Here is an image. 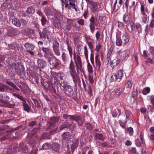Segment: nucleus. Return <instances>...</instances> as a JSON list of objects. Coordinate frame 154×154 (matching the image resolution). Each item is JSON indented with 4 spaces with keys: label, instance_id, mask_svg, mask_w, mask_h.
Instances as JSON below:
<instances>
[{
    "label": "nucleus",
    "instance_id": "obj_1",
    "mask_svg": "<svg viewBox=\"0 0 154 154\" xmlns=\"http://www.w3.org/2000/svg\"><path fill=\"white\" fill-rule=\"evenodd\" d=\"M44 57L48 63L51 69H57L59 67L60 62L55 56H44Z\"/></svg>",
    "mask_w": 154,
    "mask_h": 154
},
{
    "label": "nucleus",
    "instance_id": "obj_2",
    "mask_svg": "<svg viewBox=\"0 0 154 154\" xmlns=\"http://www.w3.org/2000/svg\"><path fill=\"white\" fill-rule=\"evenodd\" d=\"M42 84L44 88L48 91L54 92L56 91V89H57V82L55 79L48 82L43 81Z\"/></svg>",
    "mask_w": 154,
    "mask_h": 154
},
{
    "label": "nucleus",
    "instance_id": "obj_3",
    "mask_svg": "<svg viewBox=\"0 0 154 154\" xmlns=\"http://www.w3.org/2000/svg\"><path fill=\"white\" fill-rule=\"evenodd\" d=\"M69 69L70 75L72 78L74 83L75 84H79L80 81V79L76 72L75 66L72 59L70 61Z\"/></svg>",
    "mask_w": 154,
    "mask_h": 154
},
{
    "label": "nucleus",
    "instance_id": "obj_4",
    "mask_svg": "<svg viewBox=\"0 0 154 154\" xmlns=\"http://www.w3.org/2000/svg\"><path fill=\"white\" fill-rule=\"evenodd\" d=\"M60 85L61 88L63 89L64 93L67 96L72 97L75 95L74 91L72 87L65 84L61 83Z\"/></svg>",
    "mask_w": 154,
    "mask_h": 154
},
{
    "label": "nucleus",
    "instance_id": "obj_5",
    "mask_svg": "<svg viewBox=\"0 0 154 154\" xmlns=\"http://www.w3.org/2000/svg\"><path fill=\"white\" fill-rule=\"evenodd\" d=\"M123 75V73L122 71L119 70L116 74L112 75L110 78V80L111 82H116L118 81L120 82L122 79Z\"/></svg>",
    "mask_w": 154,
    "mask_h": 154
},
{
    "label": "nucleus",
    "instance_id": "obj_6",
    "mask_svg": "<svg viewBox=\"0 0 154 154\" xmlns=\"http://www.w3.org/2000/svg\"><path fill=\"white\" fill-rule=\"evenodd\" d=\"M74 58V59L75 63L76 66V69L78 72V69L81 70L82 67V63L81 57L78 55H76L75 53L73 54Z\"/></svg>",
    "mask_w": 154,
    "mask_h": 154
},
{
    "label": "nucleus",
    "instance_id": "obj_7",
    "mask_svg": "<svg viewBox=\"0 0 154 154\" xmlns=\"http://www.w3.org/2000/svg\"><path fill=\"white\" fill-rule=\"evenodd\" d=\"M90 8L91 12L96 13L99 11L97 4L95 2L91 1L90 2Z\"/></svg>",
    "mask_w": 154,
    "mask_h": 154
},
{
    "label": "nucleus",
    "instance_id": "obj_8",
    "mask_svg": "<svg viewBox=\"0 0 154 154\" xmlns=\"http://www.w3.org/2000/svg\"><path fill=\"white\" fill-rule=\"evenodd\" d=\"M131 14L129 13L126 12L123 15V20L124 23L127 24L131 22Z\"/></svg>",
    "mask_w": 154,
    "mask_h": 154
},
{
    "label": "nucleus",
    "instance_id": "obj_9",
    "mask_svg": "<svg viewBox=\"0 0 154 154\" xmlns=\"http://www.w3.org/2000/svg\"><path fill=\"white\" fill-rule=\"evenodd\" d=\"M10 98L6 94H0V102L2 103H6L9 102Z\"/></svg>",
    "mask_w": 154,
    "mask_h": 154
},
{
    "label": "nucleus",
    "instance_id": "obj_10",
    "mask_svg": "<svg viewBox=\"0 0 154 154\" xmlns=\"http://www.w3.org/2000/svg\"><path fill=\"white\" fill-rule=\"evenodd\" d=\"M60 119L59 116L52 117L51 118L50 120V127L51 128L55 126V124L58 122Z\"/></svg>",
    "mask_w": 154,
    "mask_h": 154
},
{
    "label": "nucleus",
    "instance_id": "obj_11",
    "mask_svg": "<svg viewBox=\"0 0 154 154\" xmlns=\"http://www.w3.org/2000/svg\"><path fill=\"white\" fill-rule=\"evenodd\" d=\"M125 115L126 116V122H128L130 123H134V122L131 118L132 114L130 112L126 110L125 112Z\"/></svg>",
    "mask_w": 154,
    "mask_h": 154
},
{
    "label": "nucleus",
    "instance_id": "obj_12",
    "mask_svg": "<svg viewBox=\"0 0 154 154\" xmlns=\"http://www.w3.org/2000/svg\"><path fill=\"white\" fill-rule=\"evenodd\" d=\"M130 53V50L127 49L122 51L120 54L121 58L122 60L126 59L129 57Z\"/></svg>",
    "mask_w": 154,
    "mask_h": 154
},
{
    "label": "nucleus",
    "instance_id": "obj_13",
    "mask_svg": "<svg viewBox=\"0 0 154 154\" xmlns=\"http://www.w3.org/2000/svg\"><path fill=\"white\" fill-rule=\"evenodd\" d=\"M89 21L90 23L89 26V27L91 26V25H92V26H97L98 25L99 23V21L97 17H95L93 16H92L89 19Z\"/></svg>",
    "mask_w": 154,
    "mask_h": 154
},
{
    "label": "nucleus",
    "instance_id": "obj_14",
    "mask_svg": "<svg viewBox=\"0 0 154 154\" xmlns=\"http://www.w3.org/2000/svg\"><path fill=\"white\" fill-rule=\"evenodd\" d=\"M121 37L123 42V46H125L129 41V35L128 33L126 32Z\"/></svg>",
    "mask_w": 154,
    "mask_h": 154
},
{
    "label": "nucleus",
    "instance_id": "obj_15",
    "mask_svg": "<svg viewBox=\"0 0 154 154\" xmlns=\"http://www.w3.org/2000/svg\"><path fill=\"white\" fill-rule=\"evenodd\" d=\"M11 68H12V69H14L15 71L16 70L21 71L23 70L24 69L23 66L21 63H18L17 64L15 63Z\"/></svg>",
    "mask_w": 154,
    "mask_h": 154
},
{
    "label": "nucleus",
    "instance_id": "obj_16",
    "mask_svg": "<svg viewBox=\"0 0 154 154\" xmlns=\"http://www.w3.org/2000/svg\"><path fill=\"white\" fill-rule=\"evenodd\" d=\"M7 66H9L11 68L15 63H16V60L12 57H9L6 61Z\"/></svg>",
    "mask_w": 154,
    "mask_h": 154
},
{
    "label": "nucleus",
    "instance_id": "obj_17",
    "mask_svg": "<svg viewBox=\"0 0 154 154\" xmlns=\"http://www.w3.org/2000/svg\"><path fill=\"white\" fill-rule=\"evenodd\" d=\"M61 59L64 63L65 64L67 63L69 61V58L67 54L63 52L61 54Z\"/></svg>",
    "mask_w": 154,
    "mask_h": 154
},
{
    "label": "nucleus",
    "instance_id": "obj_18",
    "mask_svg": "<svg viewBox=\"0 0 154 154\" xmlns=\"http://www.w3.org/2000/svg\"><path fill=\"white\" fill-rule=\"evenodd\" d=\"M48 29L46 27L44 28L42 31L39 30L38 32L40 38H45V36L48 33Z\"/></svg>",
    "mask_w": 154,
    "mask_h": 154
},
{
    "label": "nucleus",
    "instance_id": "obj_19",
    "mask_svg": "<svg viewBox=\"0 0 154 154\" xmlns=\"http://www.w3.org/2000/svg\"><path fill=\"white\" fill-rule=\"evenodd\" d=\"M37 63L38 67L40 68H43L47 65L46 62L42 59L38 60Z\"/></svg>",
    "mask_w": 154,
    "mask_h": 154
},
{
    "label": "nucleus",
    "instance_id": "obj_20",
    "mask_svg": "<svg viewBox=\"0 0 154 154\" xmlns=\"http://www.w3.org/2000/svg\"><path fill=\"white\" fill-rule=\"evenodd\" d=\"M52 149L55 152H59L60 150V146L57 143H53L52 144Z\"/></svg>",
    "mask_w": 154,
    "mask_h": 154
},
{
    "label": "nucleus",
    "instance_id": "obj_21",
    "mask_svg": "<svg viewBox=\"0 0 154 154\" xmlns=\"http://www.w3.org/2000/svg\"><path fill=\"white\" fill-rule=\"evenodd\" d=\"M18 33L16 29H9L8 32L7 34L8 36L12 37L17 35Z\"/></svg>",
    "mask_w": 154,
    "mask_h": 154
},
{
    "label": "nucleus",
    "instance_id": "obj_22",
    "mask_svg": "<svg viewBox=\"0 0 154 154\" xmlns=\"http://www.w3.org/2000/svg\"><path fill=\"white\" fill-rule=\"evenodd\" d=\"M143 136L141 133L139 138L136 140L135 141V144L137 146H140L143 143Z\"/></svg>",
    "mask_w": 154,
    "mask_h": 154
},
{
    "label": "nucleus",
    "instance_id": "obj_23",
    "mask_svg": "<svg viewBox=\"0 0 154 154\" xmlns=\"http://www.w3.org/2000/svg\"><path fill=\"white\" fill-rule=\"evenodd\" d=\"M126 26L130 32H132L135 28L134 23L132 21L127 24Z\"/></svg>",
    "mask_w": 154,
    "mask_h": 154
},
{
    "label": "nucleus",
    "instance_id": "obj_24",
    "mask_svg": "<svg viewBox=\"0 0 154 154\" xmlns=\"http://www.w3.org/2000/svg\"><path fill=\"white\" fill-rule=\"evenodd\" d=\"M71 137V135L69 132H64L62 135V139L66 140H69Z\"/></svg>",
    "mask_w": 154,
    "mask_h": 154
},
{
    "label": "nucleus",
    "instance_id": "obj_25",
    "mask_svg": "<svg viewBox=\"0 0 154 154\" xmlns=\"http://www.w3.org/2000/svg\"><path fill=\"white\" fill-rule=\"evenodd\" d=\"M69 1L70 6L68 7V9H69L72 8V9H74L76 12H77L78 10L75 7V0H69Z\"/></svg>",
    "mask_w": 154,
    "mask_h": 154
},
{
    "label": "nucleus",
    "instance_id": "obj_26",
    "mask_svg": "<svg viewBox=\"0 0 154 154\" xmlns=\"http://www.w3.org/2000/svg\"><path fill=\"white\" fill-rule=\"evenodd\" d=\"M25 47L27 51L29 50H33L35 46L34 45L29 43H26L24 44Z\"/></svg>",
    "mask_w": 154,
    "mask_h": 154
},
{
    "label": "nucleus",
    "instance_id": "obj_27",
    "mask_svg": "<svg viewBox=\"0 0 154 154\" xmlns=\"http://www.w3.org/2000/svg\"><path fill=\"white\" fill-rule=\"evenodd\" d=\"M120 62V59L118 58H116L111 62V66L112 68H114L117 66Z\"/></svg>",
    "mask_w": 154,
    "mask_h": 154
},
{
    "label": "nucleus",
    "instance_id": "obj_28",
    "mask_svg": "<svg viewBox=\"0 0 154 154\" xmlns=\"http://www.w3.org/2000/svg\"><path fill=\"white\" fill-rule=\"evenodd\" d=\"M99 56L98 54H97L95 56V63L96 66V67L98 68V69H99L101 66V62H100V59L99 58Z\"/></svg>",
    "mask_w": 154,
    "mask_h": 154
},
{
    "label": "nucleus",
    "instance_id": "obj_29",
    "mask_svg": "<svg viewBox=\"0 0 154 154\" xmlns=\"http://www.w3.org/2000/svg\"><path fill=\"white\" fill-rule=\"evenodd\" d=\"M55 77L57 78L60 79V80H63L65 78L64 74L62 72L58 73H55Z\"/></svg>",
    "mask_w": 154,
    "mask_h": 154
},
{
    "label": "nucleus",
    "instance_id": "obj_30",
    "mask_svg": "<svg viewBox=\"0 0 154 154\" xmlns=\"http://www.w3.org/2000/svg\"><path fill=\"white\" fill-rule=\"evenodd\" d=\"M32 100L33 101L36 107L38 108H41L42 104L40 100H38L34 98H32Z\"/></svg>",
    "mask_w": 154,
    "mask_h": 154
},
{
    "label": "nucleus",
    "instance_id": "obj_31",
    "mask_svg": "<svg viewBox=\"0 0 154 154\" xmlns=\"http://www.w3.org/2000/svg\"><path fill=\"white\" fill-rule=\"evenodd\" d=\"M26 12L28 14H32L35 12V9L33 6H30L28 7L26 10Z\"/></svg>",
    "mask_w": 154,
    "mask_h": 154
},
{
    "label": "nucleus",
    "instance_id": "obj_32",
    "mask_svg": "<svg viewBox=\"0 0 154 154\" xmlns=\"http://www.w3.org/2000/svg\"><path fill=\"white\" fill-rule=\"evenodd\" d=\"M11 5L14 8L17 9L20 7L21 4L19 2L14 1L11 3Z\"/></svg>",
    "mask_w": 154,
    "mask_h": 154
},
{
    "label": "nucleus",
    "instance_id": "obj_33",
    "mask_svg": "<svg viewBox=\"0 0 154 154\" xmlns=\"http://www.w3.org/2000/svg\"><path fill=\"white\" fill-rule=\"evenodd\" d=\"M12 23L17 27H20L21 25L19 20L16 18H14L12 19Z\"/></svg>",
    "mask_w": 154,
    "mask_h": 154
},
{
    "label": "nucleus",
    "instance_id": "obj_34",
    "mask_svg": "<svg viewBox=\"0 0 154 154\" xmlns=\"http://www.w3.org/2000/svg\"><path fill=\"white\" fill-rule=\"evenodd\" d=\"M79 143V140L77 139L72 144L71 147L72 152H73L74 150L78 147Z\"/></svg>",
    "mask_w": 154,
    "mask_h": 154
},
{
    "label": "nucleus",
    "instance_id": "obj_35",
    "mask_svg": "<svg viewBox=\"0 0 154 154\" xmlns=\"http://www.w3.org/2000/svg\"><path fill=\"white\" fill-rule=\"evenodd\" d=\"M123 43L121 37L116 36V44L117 46H121L122 45L123 46Z\"/></svg>",
    "mask_w": 154,
    "mask_h": 154
},
{
    "label": "nucleus",
    "instance_id": "obj_36",
    "mask_svg": "<svg viewBox=\"0 0 154 154\" xmlns=\"http://www.w3.org/2000/svg\"><path fill=\"white\" fill-rule=\"evenodd\" d=\"M13 95L14 96L16 97L18 99L21 100L22 102V103L26 101V99L23 97L22 96H21L19 94H17L16 93H13Z\"/></svg>",
    "mask_w": 154,
    "mask_h": 154
},
{
    "label": "nucleus",
    "instance_id": "obj_37",
    "mask_svg": "<svg viewBox=\"0 0 154 154\" xmlns=\"http://www.w3.org/2000/svg\"><path fill=\"white\" fill-rule=\"evenodd\" d=\"M13 95L14 96L16 97L18 99L21 100L22 102V103L26 101V99L23 97L22 96H21L19 94H17L16 93H13Z\"/></svg>",
    "mask_w": 154,
    "mask_h": 154
},
{
    "label": "nucleus",
    "instance_id": "obj_38",
    "mask_svg": "<svg viewBox=\"0 0 154 154\" xmlns=\"http://www.w3.org/2000/svg\"><path fill=\"white\" fill-rule=\"evenodd\" d=\"M31 80L32 83L35 84L38 83V77L35 75H33L32 76Z\"/></svg>",
    "mask_w": 154,
    "mask_h": 154
},
{
    "label": "nucleus",
    "instance_id": "obj_39",
    "mask_svg": "<svg viewBox=\"0 0 154 154\" xmlns=\"http://www.w3.org/2000/svg\"><path fill=\"white\" fill-rule=\"evenodd\" d=\"M95 136L96 138L102 141H104L105 139V137L102 134H101L96 133L95 134Z\"/></svg>",
    "mask_w": 154,
    "mask_h": 154
},
{
    "label": "nucleus",
    "instance_id": "obj_40",
    "mask_svg": "<svg viewBox=\"0 0 154 154\" xmlns=\"http://www.w3.org/2000/svg\"><path fill=\"white\" fill-rule=\"evenodd\" d=\"M22 104L24 110L26 111L27 112H29L30 111V107L27 103L26 101L23 103Z\"/></svg>",
    "mask_w": 154,
    "mask_h": 154
},
{
    "label": "nucleus",
    "instance_id": "obj_41",
    "mask_svg": "<svg viewBox=\"0 0 154 154\" xmlns=\"http://www.w3.org/2000/svg\"><path fill=\"white\" fill-rule=\"evenodd\" d=\"M114 48V47L112 45L109 49L108 53L107 54V57L108 59H109L111 55L112 54Z\"/></svg>",
    "mask_w": 154,
    "mask_h": 154
},
{
    "label": "nucleus",
    "instance_id": "obj_42",
    "mask_svg": "<svg viewBox=\"0 0 154 154\" xmlns=\"http://www.w3.org/2000/svg\"><path fill=\"white\" fill-rule=\"evenodd\" d=\"M6 83L9 86H11L12 88H14L15 90L19 91L20 89L18 88L16 86L13 82L9 81H6Z\"/></svg>",
    "mask_w": 154,
    "mask_h": 154
},
{
    "label": "nucleus",
    "instance_id": "obj_43",
    "mask_svg": "<svg viewBox=\"0 0 154 154\" xmlns=\"http://www.w3.org/2000/svg\"><path fill=\"white\" fill-rule=\"evenodd\" d=\"M0 20L3 22L7 21L8 18L6 15L0 13Z\"/></svg>",
    "mask_w": 154,
    "mask_h": 154
},
{
    "label": "nucleus",
    "instance_id": "obj_44",
    "mask_svg": "<svg viewBox=\"0 0 154 154\" xmlns=\"http://www.w3.org/2000/svg\"><path fill=\"white\" fill-rule=\"evenodd\" d=\"M9 48L14 50L18 49V47L16 43H11L8 45Z\"/></svg>",
    "mask_w": 154,
    "mask_h": 154
},
{
    "label": "nucleus",
    "instance_id": "obj_45",
    "mask_svg": "<svg viewBox=\"0 0 154 154\" xmlns=\"http://www.w3.org/2000/svg\"><path fill=\"white\" fill-rule=\"evenodd\" d=\"M69 124L67 123H63L60 126L59 131H61L65 128H69Z\"/></svg>",
    "mask_w": 154,
    "mask_h": 154
},
{
    "label": "nucleus",
    "instance_id": "obj_46",
    "mask_svg": "<svg viewBox=\"0 0 154 154\" xmlns=\"http://www.w3.org/2000/svg\"><path fill=\"white\" fill-rule=\"evenodd\" d=\"M45 15L47 16H50L53 15V13L51 10L49 8H45Z\"/></svg>",
    "mask_w": 154,
    "mask_h": 154
},
{
    "label": "nucleus",
    "instance_id": "obj_47",
    "mask_svg": "<svg viewBox=\"0 0 154 154\" xmlns=\"http://www.w3.org/2000/svg\"><path fill=\"white\" fill-rule=\"evenodd\" d=\"M82 119V118L80 116L75 114L73 115L72 120L77 122Z\"/></svg>",
    "mask_w": 154,
    "mask_h": 154
},
{
    "label": "nucleus",
    "instance_id": "obj_48",
    "mask_svg": "<svg viewBox=\"0 0 154 154\" xmlns=\"http://www.w3.org/2000/svg\"><path fill=\"white\" fill-rule=\"evenodd\" d=\"M54 55L57 56H60V52L59 48H53Z\"/></svg>",
    "mask_w": 154,
    "mask_h": 154
},
{
    "label": "nucleus",
    "instance_id": "obj_49",
    "mask_svg": "<svg viewBox=\"0 0 154 154\" xmlns=\"http://www.w3.org/2000/svg\"><path fill=\"white\" fill-rule=\"evenodd\" d=\"M88 62L87 68L88 72L89 73H91L93 72V68L92 65L89 62L88 60H87Z\"/></svg>",
    "mask_w": 154,
    "mask_h": 154
},
{
    "label": "nucleus",
    "instance_id": "obj_50",
    "mask_svg": "<svg viewBox=\"0 0 154 154\" xmlns=\"http://www.w3.org/2000/svg\"><path fill=\"white\" fill-rule=\"evenodd\" d=\"M8 87L4 84L0 85V91L5 92L7 91Z\"/></svg>",
    "mask_w": 154,
    "mask_h": 154
},
{
    "label": "nucleus",
    "instance_id": "obj_51",
    "mask_svg": "<svg viewBox=\"0 0 154 154\" xmlns=\"http://www.w3.org/2000/svg\"><path fill=\"white\" fill-rule=\"evenodd\" d=\"M38 129L37 128L34 129L32 130L30 133L28 134L27 137L29 138H31L33 136H34L36 132V131L38 130Z\"/></svg>",
    "mask_w": 154,
    "mask_h": 154
},
{
    "label": "nucleus",
    "instance_id": "obj_52",
    "mask_svg": "<svg viewBox=\"0 0 154 154\" xmlns=\"http://www.w3.org/2000/svg\"><path fill=\"white\" fill-rule=\"evenodd\" d=\"M41 24L42 26H45L47 22V20L45 16L42 17L41 19Z\"/></svg>",
    "mask_w": 154,
    "mask_h": 154
},
{
    "label": "nucleus",
    "instance_id": "obj_53",
    "mask_svg": "<svg viewBox=\"0 0 154 154\" xmlns=\"http://www.w3.org/2000/svg\"><path fill=\"white\" fill-rule=\"evenodd\" d=\"M150 91V88L149 87H147L144 88L143 91L142 93L144 95H146L149 93Z\"/></svg>",
    "mask_w": 154,
    "mask_h": 154
},
{
    "label": "nucleus",
    "instance_id": "obj_54",
    "mask_svg": "<svg viewBox=\"0 0 154 154\" xmlns=\"http://www.w3.org/2000/svg\"><path fill=\"white\" fill-rule=\"evenodd\" d=\"M42 148L44 149H48L51 148V145L48 143H45L42 145Z\"/></svg>",
    "mask_w": 154,
    "mask_h": 154
},
{
    "label": "nucleus",
    "instance_id": "obj_55",
    "mask_svg": "<svg viewBox=\"0 0 154 154\" xmlns=\"http://www.w3.org/2000/svg\"><path fill=\"white\" fill-rule=\"evenodd\" d=\"M95 37L97 41H98L99 39H101V32L99 31L97 32L95 34Z\"/></svg>",
    "mask_w": 154,
    "mask_h": 154
},
{
    "label": "nucleus",
    "instance_id": "obj_56",
    "mask_svg": "<svg viewBox=\"0 0 154 154\" xmlns=\"http://www.w3.org/2000/svg\"><path fill=\"white\" fill-rule=\"evenodd\" d=\"M85 125L87 129L89 130H91L94 128L89 123H86Z\"/></svg>",
    "mask_w": 154,
    "mask_h": 154
},
{
    "label": "nucleus",
    "instance_id": "obj_57",
    "mask_svg": "<svg viewBox=\"0 0 154 154\" xmlns=\"http://www.w3.org/2000/svg\"><path fill=\"white\" fill-rule=\"evenodd\" d=\"M59 44L57 40H54L53 42V48H59Z\"/></svg>",
    "mask_w": 154,
    "mask_h": 154
},
{
    "label": "nucleus",
    "instance_id": "obj_58",
    "mask_svg": "<svg viewBox=\"0 0 154 154\" xmlns=\"http://www.w3.org/2000/svg\"><path fill=\"white\" fill-rule=\"evenodd\" d=\"M127 132L131 136L134 133V131L133 128L131 127L128 128Z\"/></svg>",
    "mask_w": 154,
    "mask_h": 154
},
{
    "label": "nucleus",
    "instance_id": "obj_59",
    "mask_svg": "<svg viewBox=\"0 0 154 154\" xmlns=\"http://www.w3.org/2000/svg\"><path fill=\"white\" fill-rule=\"evenodd\" d=\"M132 82L131 81H129L126 83L125 86L126 88H130L132 87Z\"/></svg>",
    "mask_w": 154,
    "mask_h": 154
},
{
    "label": "nucleus",
    "instance_id": "obj_60",
    "mask_svg": "<svg viewBox=\"0 0 154 154\" xmlns=\"http://www.w3.org/2000/svg\"><path fill=\"white\" fill-rule=\"evenodd\" d=\"M137 90L134 91L132 93L131 97L133 98L134 99H136L137 96Z\"/></svg>",
    "mask_w": 154,
    "mask_h": 154
},
{
    "label": "nucleus",
    "instance_id": "obj_61",
    "mask_svg": "<svg viewBox=\"0 0 154 154\" xmlns=\"http://www.w3.org/2000/svg\"><path fill=\"white\" fill-rule=\"evenodd\" d=\"M119 124L120 126L123 128H125L126 127V124L127 122H126V121L124 122H122L121 120L119 121Z\"/></svg>",
    "mask_w": 154,
    "mask_h": 154
},
{
    "label": "nucleus",
    "instance_id": "obj_62",
    "mask_svg": "<svg viewBox=\"0 0 154 154\" xmlns=\"http://www.w3.org/2000/svg\"><path fill=\"white\" fill-rule=\"evenodd\" d=\"M93 88H92L91 87H88V89L87 91L88 92V95L90 96V97L91 96L93 95L92 93L93 92Z\"/></svg>",
    "mask_w": 154,
    "mask_h": 154
},
{
    "label": "nucleus",
    "instance_id": "obj_63",
    "mask_svg": "<svg viewBox=\"0 0 154 154\" xmlns=\"http://www.w3.org/2000/svg\"><path fill=\"white\" fill-rule=\"evenodd\" d=\"M73 115H68L67 114H63V117L65 119H67L68 118H69L70 119H72Z\"/></svg>",
    "mask_w": 154,
    "mask_h": 154
},
{
    "label": "nucleus",
    "instance_id": "obj_64",
    "mask_svg": "<svg viewBox=\"0 0 154 154\" xmlns=\"http://www.w3.org/2000/svg\"><path fill=\"white\" fill-rule=\"evenodd\" d=\"M121 89L120 88H118L115 91V94L117 96H119L121 94V91H120Z\"/></svg>",
    "mask_w": 154,
    "mask_h": 154
}]
</instances>
